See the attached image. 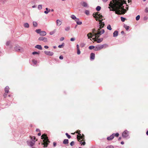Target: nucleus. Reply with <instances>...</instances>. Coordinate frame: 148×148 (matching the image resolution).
<instances>
[{
	"label": "nucleus",
	"mask_w": 148,
	"mask_h": 148,
	"mask_svg": "<svg viewBox=\"0 0 148 148\" xmlns=\"http://www.w3.org/2000/svg\"><path fill=\"white\" fill-rule=\"evenodd\" d=\"M65 134L68 138L69 139L71 138V136L69 135L68 133H66Z\"/></svg>",
	"instance_id": "obj_33"
},
{
	"label": "nucleus",
	"mask_w": 148,
	"mask_h": 148,
	"mask_svg": "<svg viewBox=\"0 0 148 148\" xmlns=\"http://www.w3.org/2000/svg\"><path fill=\"white\" fill-rule=\"evenodd\" d=\"M35 47L40 50H42V48L40 45H37L35 46Z\"/></svg>",
	"instance_id": "obj_17"
},
{
	"label": "nucleus",
	"mask_w": 148,
	"mask_h": 148,
	"mask_svg": "<svg viewBox=\"0 0 148 148\" xmlns=\"http://www.w3.org/2000/svg\"><path fill=\"white\" fill-rule=\"evenodd\" d=\"M9 88L8 86H6L5 88V93H8L9 91Z\"/></svg>",
	"instance_id": "obj_14"
},
{
	"label": "nucleus",
	"mask_w": 148,
	"mask_h": 148,
	"mask_svg": "<svg viewBox=\"0 0 148 148\" xmlns=\"http://www.w3.org/2000/svg\"><path fill=\"white\" fill-rule=\"evenodd\" d=\"M125 28L126 29V30H127L129 29L130 28V27L129 26H126V27H125Z\"/></svg>",
	"instance_id": "obj_47"
},
{
	"label": "nucleus",
	"mask_w": 148,
	"mask_h": 148,
	"mask_svg": "<svg viewBox=\"0 0 148 148\" xmlns=\"http://www.w3.org/2000/svg\"><path fill=\"white\" fill-rule=\"evenodd\" d=\"M44 53L45 54L50 56H52L53 54V52L49 51H45Z\"/></svg>",
	"instance_id": "obj_11"
},
{
	"label": "nucleus",
	"mask_w": 148,
	"mask_h": 148,
	"mask_svg": "<svg viewBox=\"0 0 148 148\" xmlns=\"http://www.w3.org/2000/svg\"><path fill=\"white\" fill-rule=\"evenodd\" d=\"M10 41H7L6 43V45L7 46H8L10 45Z\"/></svg>",
	"instance_id": "obj_45"
},
{
	"label": "nucleus",
	"mask_w": 148,
	"mask_h": 148,
	"mask_svg": "<svg viewBox=\"0 0 148 148\" xmlns=\"http://www.w3.org/2000/svg\"><path fill=\"white\" fill-rule=\"evenodd\" d=\"M36 141H30L29 143V144L31 147L33 146L34 144Z\"/></svg>",
	"instance_id": "obj_16"
},
{
	"label": "nucleus",
	"mask_w": 148,
	"mask_h": 148,
	"mask_svg": "<svg viewBox=\"0 0 148 148\" xmlns=\"http://www.w3.org/2000/svg\"><path fill=\"white\" fill-rule=\"evenodd\" d=\"M121 33L122 34H124V32L123 31H121Z\"/></svg>",
	"instance_id": "obj_62"
},
{
	"label": "nucleus",
	"mask_w": 148,
	"mask_h": 148,
	"mask_svg": "<svg viewBox=\"0 0 148 148\" xmlns=\"http://www.w3.org/2000/svg\"><path fill=\"white\" fill-rule=\"evenodd\" d=\"M41 133H38V136H40L41 135Z\"/></svg>",
	"instance_id": "obj_61"
},
{
	"label": "nucleus",
	"mask_w": 148,
	"mask_h": 148,
	"mask_svg": "<svg viewBox=\"0 0 148 148\" xmlns=\"http://www.w3.org/2000/svg\"><path fill=\"white\" fill-rule=\"evenodd\" d=\"M31 140H32V141H35V140L36 138H35V137L34 136H31Z\"/></svg>",
	"instance_id": "obj_29"
},
{
	"label": "nucleus",
	"mask_w": 148,
	"mask_h": 148,
	"mask_svg": "<svg viewBox=\"0 0 148 148\" xmlns=\"http://www.w3.org/2000/svg\"><path fill=\"white\" fill-rule=\"evenodd\" d=\"M85 14L87 15H89V11L87 10H86V11H85Z\"/></svg>",
	"instance_id": "obj_43"
},
{
	"label": "nucleus",
	"mask_w": 148,
	"mask_h": 148,
	"mask_svg": "<svg viewBox=\"0 0 148 148\" xmlns=\"http://www.w3.org/2000/svg\"><path fill=\"white\" fill-rule=\"evenodd\" d=\"M38 40H39L43 41L44 42H47V38L43 36H41L38 38Z\"/></svg>",
	"instance_id": "obj_9"
},
{
	"label": "nucleus",
	"mask_w": 148,
	"mask_h": 148,
	"mask_svg": "<svg viewBox=\"0 0 148 148\" xmlns=\"http://www.w3.org/2000/svg\"><path fill=\"white\" fill-rule=\"evenodd\" d=\"M32 54L33 55H35V54L39 55V52H34L32 53Z\"/></svg>",
	"instance_id": "obj_38"
},
{
	"label": "nucleus",
	"mask_w": 148,
	"mask_h": 148,
	"mask_svg": "<svg viewBox=\"0 0 148 148\" xmlns=\"http://www.w3.org/2000/svg\"><path fill=\"white\" fill-rule=\"evenodd\" d=\"M50 12V10H49L48 11H44V13H45V14H48L49 12Z\"/></svg>",
	"instance_id": "obj_49"
},
{
	"label": "nucleus",
	"mask_w": 148,
	"mask_h": 148,
	"mask_svg": "<svg viewBox=\"0 0 148 148\" xmlns=\"http://www.w3.org/2000/svg\"><path fill=\"white\" fill-rule=\"evenodd\" d=\"M114 134L113 133L110 136L108 137L107 138V139L108 140H112L114 137Z\"/></svg>",
	"instance_id": "obj_12"
},
{
	"label": "nucleus",
	"mask_w": 148,
	"mask_h": 148,
	"mask_svg": "<svg viewBox=\"0 0 148 148\" xmlns=\"http://www.w3.org/2000/svg\"><path fill=\"white\" fill-rule=\"evenodd\" d=\"M36 32L38 34H40V32H41V30L40 29H36Z\"/></svg>",
	"instance_id": "obj_35"
},
{
	"label": "nucleus",
	"mask_w": 148,
	"mask_h": 148,
	"mask_svg": "<svg viewBox=\"0 0 148 148\" xmlns=\"http://www.w3.org/2000/svg\"><path fill=\"white\" fill-rule=\"evenodd\" d=\"M146 134L147 135H148V130Z\"/></svg>",
	"instance_id": "obj_64"
},
{
	"label": "nucleus",
	"mask_w": 148,
	"mask_h": 148,
	"mask_svg": "<svg viewBox=\"0 0 148 148\" xmlns=\"http://www.w3.org/2000/svg\"><path fill=\"white\" fill-rule=\"evenodd\" d=\"M74 144H75V142L74 141H72L70 144V145L71 146H73L74 145Z\"/></svg>",
	"instance_id": "obj_41"
},
{
	"label": "nucleus",
	"mask_w": 148,
	"mask_h": 148,
	"mask_svg": "<svg viewBox=\"0 0 148 148\" xmlns=\"http://www.w3.org/2000/svg\"><path fill=\"white\" fill-rule=\"evenodd\" d=\"M57 25L58 26H60L61 24V22L59 20H58L56 21Z\"/></svg>",
	"instance_id": "obj_20"
},
{
	"label": "nucleus",
	"mask_w": 148,
	"mask_h": 148,
	"mask_svg": "<svg viewBox=\"0 0 148 148\" xmlns=\"http://www.w3.org/2000/svg\"><path fill=\"white\" fill-rule=\"evenodd\" d=\"M32 62L33 63V64H37V61L36 60H32Z\"/></svg>",
	"instance_id": "obj_34"
},
{
	"label": "nucleus",
	"mask_w": 148,
	"mask_h": 148,
	"mask_svg": "<svg viewBox=\"0 0 148 148\" xmlns=\"http://www.w3.org/2000/svg\"><path fill=\"white\" fill-rule=\"evenodd\" d=\"M85 45V44L84 43H82L80 44V46L82 47H84Z\"/></svg>",
	"instance_id": "obj_39"
},
{
	"label": "nucleus",
	"mask_w": 148,
	"mask_h": 148,
	"mask_svg": "<svg viewBox=\"0 0 148 148\" xmlns=\"http://www.w3.org/2000/svg\"><path fill=\"white\" fill-rule=\"evenodd\" d=\"M14 49L16 51H21L23 50V48L22 47L18 46H17L15 47Z\"/></svg>",
	"instance_id": "obj_10"
},
{
	"label": "nucleus",
	"mask_w": 148,
	"mask_h": 148,
	"mask_svg": "<svg viewBox=\"0 0 148 148\" xmlns=\"http://www.w3.org/2000/svg\"><path fill=\"white\" fill-rule=\"evenodd\" d=\"M76 47H77V49H79V45H76Z\"/></svg>",
	"instance_id": "obj_58"
},
{
	"label": "nucleus",
	"mask_w": 148,
	"mask_h": 148,
	"mask_svg": "<svg viewBox=\"0 0 148 148\" xmlns=\"http://www.w3.org/2000/svg\"><path fill=\"white\" fill-rule=\"evenodd\" d=\"M38 8L39 10H41L42 8V5H38Z\"/></svg>",
	"instance_id": "obj_30"
},
{
	"label": "nucleus",
	"mask_w": 148,
	"mask_h": 148,
	"mask_svg": "<svg viewBox=\"0 0 148 148\" xmlns=\"http://www.w3.org/2000/svg\"><path fill=\"white\" fill-rule=\"evenodd\" d=\"M46 35V32L45 31H41L40 35L41 36H45Z\"/></svg>",
	"instance_id": "obj_15"
},
{
	"label": "nucleus",
	"mask_w": 148,
	"mask_h": 148,
	"mask_svg": "<svg viewBox=\"0 0 148 148\" xmlns=\"http://www.w3.org/2000/svg\"><path fill=\"white\" fill-rule=\"evenodd\" d=\"M140 18V16L139 15H138L136 17V20L138 21V20Z\"/></svg>",
	"instance_id": "obj_36"
},
{
	"label": "nucleus",
	"mask_w": 148,
	"mask_h": 148,
	"mask_svg": "<svg viewBox=\"0 0 148 148\" xmlns=\"http://www.w3.org/2000/svg\"><path fill=\"white\" fill-rule=\"evenodd\" d=\"M93 15V17L95 18L96 21H98L99 20H101L100 19H101L102 17H103V16L101 14H100L98 12L94 13Z\"/></svg>",
	"instance_id": "obj_5"
},
{
	"label": "nucleus",
	"mask_w": 148,
	"mask_h": 148,
	"mask_svg": "<svg viewBox=\"0 0 148 148\" xmlns=\"http://www.w3.org/2000/svg\"><path fill=\"white\" fill-rule=\"evenodd\" d=\"M107 29L110 30H112V28L110 25H108L107 27Z\"/></svg>",
	"instance_id": "obj_28"
},
{
	"label": "nucleus",
	"mask_w": 148,
	"mask_h": 148,
	"mask_svg": "<svg viewBox=\"0 0 148 148\" xmlns=\"http://www.w3.org/2000/svg\"><path fill=\"white\" fill-rule=\"evenodd\" d=\"M71 18L73 20H75L77 18L74 15H72L71 16Z\"/></svg>",
	"instance_id": "obj_25"
},
{
	"label": "nucleus",
	"mask_w": 148,
	"mask_h": 148,
	"mask_svg": "<svg viewBox=\"0 0 148 148\" xmlns=\"http://www.w3.org/2000/svg\"><path fill=\"white\" fill-rule=\"evenodd\" d=\"M121 144H122V145H123V144H124V142H123V141H122V142H121Z\"/></svg>",
	"instance_id": "obj_60"
},
{
	"label": "nucleus",
	"mask_w": 148,
	"mask_h": 148,
	"mask_svg": "<svg viewBox=\"0 0 148 148\" xmlns=\"http://www.w3.org/2000/svg\"><path fill=\"white\" fill-rule=\"evenodd\" d=\"M129 132L127 130H125L122 134V136L124 138H127L129 136Z\"/></svg>",
	"instance_id": "obj_7"
},
{
	"label": "nucleus",
	"mask_w": 148,
	"mask_h": 148,
	"mask_svg": "<svg viewBox=\"0 0 148 148\" xmlns=\"http://www.w3.org/2000/svg\"><path fill=\"white\" fill-rule=\"evenodd\" d=\"M104 32L105 31L104 29H101V31L98 32L96 33H95L94 34L95 38H93V40L97 42V43L101 42L103 41V38H99L101 35L103 34Z\"/></svg>",
	"instance_id": "obj_2"
},
{
	"label": "nucleus",
	"mask_w": 148,
	"mask_h": 148,
	"mask_svg": "<svg viewBox=\"0 0 148 148\" xmlns=\"http://www.w3.org/2000/svg\"><path fill=\"white\" fill-rule=\"evenodd\" d=\"M90 58L91 59H94L95 58V54L92 53H91L90 55Z\"/></svg>",
	"instance_id": "obj_13"
},
{
	"label": "nucleus",
	"mask_w": 148,
	"mask_h": 148,
	"mask_svg": "<svg viewBox=\"0 0 148 148\" xmlns=\"http://www.w3.org/2000/svg\"><path fill=\"white\" fill-rule=\"evenodd\" d=\"M82 140H80V144H81V145H85V144H86V143L85 142V141H84H84H83V142H82Z\"/></svg>",
	"instance_id": "obj_21"
},
{
	"label": "nucleus",
	"mask_w": 148,
	"mask_h": 148,
	"mask_svg": "<svg viewBox=\"0 0 148 148\" xmlns=\"http://www.w3.org/2000/svg\"><path fill=\"white\" fill-rule=\"evenodd\" d=\"M24 26L25 27L28 28L29 27V25L28 23H26L24 24Z\"/></svg>",
	"instance_id": "obj_23"
},
{
	"label": "nucleus",
	"mask_w": 148,
	"mask_h": 148,
	"mask_svg": "<svg viewBox=\"0 0 148 148\" xmlns=\"http://www.w3.org/2000/svg\"><path fill=\"white\" fill-rule=\"evenodd\" d=\"M125 3V1L122 0H113L110 1L109 4L108 8L110 11H115V13L117 14H124L128 10V7H126L127 10L124 8L123 4Z\"/></svg>",
	"instance_id": "obj_1"
},
{
	"label": "nucleus",
	"mask_w": 148,
	"mask_h": 148,
	"mask_svg": "<svg viewBox=\"0 0 148 148\" xmlns=\"http://www.w3.org/2000/svg\"><path fill=\"white\" fill-rule=\"evenodd\" d=\"M82 23L81 22L79 21V20H78V21L77 22V25H80L82 24Z\"/></svg>",
	"instance_id": "obj_37"
},
{
	"label": "nucleus",
	"mask_w": 148,
	"mask_h": 148,
	"mask_svg": "<svg viewBox=\"0 0 148 148\" xmlns=\"http://www.w3.org/2000/svg\"><path fill=\"white\" fill-rule=\"evenodd\" d=\"M96 31V30L95 29H94L92 30V32L93 33H94Z\"/></svg>",
	"instance_id": "obj_59"
},
{
	"label": "nucleus",
	"mask_w": 148,
	"mask_h": 148,
	"mask_svg": "<svg viewBox=\"0 0 148 148\" xmlns=\"http://www.w3.org/2000/svg\"><path fill=\"white\" fill-rule=\"evenodd\" d=\"M145 11L146 12H148V7L146 8L145 10Z\"/></svg>",
	"instance_id": "obj_50"
},
{
	"label": "nucleus",
	"mask_w": 148,
	"mask_h": 148,
	"mask_svg": "<svg viewBox=\"0 0 148 148\" xmlns=\"http://www.w3.org/2000/svg\"><path fill=\"white\" fill-rule=\"evenodd\" d=\"M64 45V43H62V45H60L58 46V47L60 48H61Z\"/></svg>",
	"instance_id": "obj_42"
},
{
	"label": "nucleus",
	"mask_w": 148,
	"mask_h": 148,
	"mask_svg": "<svg viewBox=\"0 0 148 148\" xmlns=\"http://www.w3.org/2000/svg\"><path fill=\"white\" fill-rule=\"evenodd\" d=\"M64 38L63 37H62L61 38H60V40L61 41H62L64 40Z\"/></svg>",
	"instance_id": "obj_52"
},
{
	"label": "nucleus",
	"mask_w": 148,
	"mask_h": 148,
	"mask_svg": "<svg viewBox=\"0 0 148 148\" xmlns=\"http://www.w3.org/2000/svg\"><path fill=\"white\" fill-rule=\"evenodd\" d=\"M101 9V7L99 6H97L96 8V9L97 11H99Z\"/></svg>",
	"instance_id": "obj_31"
},
{
	"label": "nucleus",
	"mask_w": 148,
	"mask_h": 148,
	"mask_svg": "<svg viewBox=\"0 0 148 148\" xmlns=\"http://www.w3.org/2000/svg\"><path fill=\"white\" fill-rule=\"evenodd\" d=\"M41 138L42 139H44L43 140V143H42V145H44V147H47L49 144V143H50V141H49L48 137L46 136L45 134H44L42 135Z\"/></svg>",
	"instance_id": "obj_3"
},
{
	"label": "nucleus",
	"mask_w": 148,
	"mask_h": 148,
	"mask_svg": "<svg viewBox=\"0 0 148 148\" xmlns=\"http://www.w3.org/2000/svg\"><path fill=\"white\" fill-rule=\"evenodd\" d=\"M87 35L88 37V38H90L92 37V36H91L92 35V33H89Z\"/></svg>",
	"instance_id": "obj_24"
},
{
	"label": "nucleus",
	"mask_w": 148,
	"mask_h": 148,
	"mask_svg": "<svg viewBox=\"0 0 148 148\" xmlns=\"http://www.w3.org/2000/svg\"><path fill=\"white\" fill-rule=\"evenodd\" d=\"M6 93H4L3 95V97L4 98H6L7 97V94Z\"/></svg>",
	"instance_id": "obj_51"
},
{
	"label": "nucleus",
	"mask_w": 148,
	"mask_h": 148,
	"mask_svg": "<svg viewBox=\"0 0 148 148\" xmlns=\"http://www.w3.org/2000/svg\"><path fill=\"white\" fill-rule=\"evenodd\" d=\"M118 32L117 31H115L113 33V36L116 37L118 35Z\"/></svg>",
	"instance_id": "obj_18"
},
{
	"label": "nucleus",
	"mask_w": 148,
	"mask_h": 148,
	"mask_svg": "<svg viewBox=\"0 0 148 148\" xmlns=\"http://www.w3.org/2000/svg\"><path fill=\"white\" fill-rule=\"evenodd\" d=\"M95 47L93 46H91L89 47V49H94H94H95Z\"/></svg>",
	"instance_id": "obj_27"
},
{
	"label": "nucleus",
	"mask_w": 148,
	"mask_h": 148,
	"mask_svg": "<svg viewBox=\"0 0 148 148\" xmlns=\"http://www.w3.org/2000/svg\"><path fill=\"white\" fill-rule=\"evenodd\" d=\"M53 146L54 147H55L56 146V143H55V142H53Z\"/></svg>",
	"instance_id": "obj_55"
},
{
	"label": "nucleus",
	"mask_w": 148,
	"mask_h": 148,
	"mask_svg": "<svg viewBox=\"0 0 148 148\" xmlns=\"http://www.w3.org/2000/svg\"><path fill=\"white\" fill-rule=\"evenodd\" d=\"M44 48L45 49H47L49 48V47L47 46H44Z\"/></svg>",
	"instance_id": "obj_57"
},
{
	"label": "nucleus",
	"mask_w": 148,
	"mask_h": 148,
	"mask_svg": "<svg viewBox=\"0 0 148 148\" xmlns=\"http://www.w3.org/2000/svg\"><path fill=\"white\" fill-rule=\"evenodd\" d=\"M78 135L77 136V138L78 139V140L79 142H80L81 139H82V141L85 140L84 136V135H81V134L79 133H78Z\"/></svg>",
	"instance_id": "obj_8"
},
{
	"label": "nucleus",
	"mask_w": 148,
	"mask_h": 148,
	"mask_svg": "<svg viewBox=\"0 0 148 148\" xmlns=\"http://www.w3.org/2000/svg\"><path fill=\"white\" fill-rule=\"evenodd\" d=\"M77 54L78 55H79L80 54V51L79 49H77Z\"/></svg>",
	"instance_id": "obj_40"
},
{
	"label": "nucleus",
	"mask_w": 148,
	"mask_h": 148,
	"mask_svg": "<svg viewBox=\"0 0 148 148\" xmlns=\"http://www.w3.org/2000/svg\"><path fill=\"white\" fill-rule=\"evenodd\" d=\"M33 25L34 27H37L38 25L37 23L36 22H33Z\"/></svg>",
	"instance_id": "obj_26"
},
{
	"label": "nucleus",
	"mask_w": 148,
	"mask_h": 148,
	"mask_svg": "<svg viewBox=\"0 0 148 148\" xmlns=\"http://www.w3.org/2000/svg\"><path fill=\"white\" fill-rule=\"evenodd\" d=\"M106 148H114V147L110 145L107 146Z\"/></svg>",
	"instance_id": "obj_46"
},
{
	"label": "nucleus",
	"mask_w": 148,
	"mask_h": 148,
	"mask_svg": "<svg viewBox=\"0 0 148 148\" xmlns=\"http://www.w3.org/2000/svg\"><path fill=\"white\" fill-rule=\"evenodd\" d=\"M70 40L71 41H74L75 40V39L74 38H71Z\"/></svg>",
	"instance_id": "obj_54"
},
{
	"label": "nucleus",
	"mask_w": 148,
	"mask_h": 148,
	"mask_svg": "<svg viewBox=\"0 0 148 148\" xmlns=\"http://www.w3.org/2000/svg\"><path fill=\"white\" fill-rule=\"evenodd\" d=\"M59 58H60V59L61 60L63 58V56H60L59 57Z\"/></svg>",
	"instance_id": "obj_53"
},
{
	"label": "nucleus",
	"mask_w": 148,
	"mask_h": 148,
	"mask_svg": "<svg viewBox=\"0 0 148 148\" xmlns=\"http://www.w3.org/2000/svg\"><path fill=\"white\" fill-rule=\"evenodd\" d=\"M63 143L64 144H67L69 143V140L68 139H64L63 141Z\"/></svg>",
	"instance_id": "obj_22"
},
{
	"label": "nucleus",
	"mask_w": 148,
	"mask_h": 148,
	"mask_svg": "<svg viewBox=\"0 0 148 148\" xmlns=\"http://www.w3.org/2000/svg\"><path fill=\"white\" fill-rule=\"evenodd\" d=\"M119 134L118 133H116V134H114V136H116V137H118V136H119Z\"/></svg>",
	"instance_id": "obj_48"
},
{
	"label": "nucleus",
	"mask_w": 148,
	"mask_h": 148,
	"mask_svg": "<svg viewBox=\"0 0 148 148\" xmlns=\"http://www.w3.org/2000/svg\"><path fill=\"white\" fill-rule=\"evenodd\" d=\"M121 20L123 22L125 21V18L124 17H121Z\"/></svg>",
	"instance_id": "obj_32"
},
{
	"label": "nucleus",
	"mask_w": 148,
	"mask_h": 148,
	"mask_svg": "<svg viewBox=\"0 0 148 148\" xmlns=\"http://www.w3.org/2000/svg\"><path fill=\"white\" fill-rule=\"evenodd\" d=\"M103 20V19L101 20H99L98 21H99V28L98 29L97 31V32L99 31H101V29L105 25V24L104 22H102V21Z\"/></svg>",
	"instance_id": "obj_6"
},
{
	"label": "nucleus",
	"mask_w": 148,
	"mask_h": 148,
	"mask_svg": "<svg viewBox=\"0 0 148 148\" xmlns=\"http://www.w3.org/2000/svg\"><path fill=\"white\" fill-rule=\"evenodd\" d=\"M70 29V27H66L65 29V30L66 31H69Z\"/></svg>",
	"instance_id": "obj_44"
},
{
	"label": "nucleus",
	"mask_w": 148,
	"mask_h": 148,
	"mask_svg": "<svg viewBox=\"0 0 148 148\" xmlns=\"http://www.w3.org/2000/svg\"><path fill=\"white\" fill-rule=\"evenodd\" d=\"M79 19L77 18H76L75 20L76 21V22L77 23Z\"/></svg>",
	"instance_id": "obj_56"
},
{
	"label": "nucleus",
	"mask_w": 148,
	"mask_h": 148,
	"mask_svg": "<svg viewBox=\"0 0 148 148\" xmlns=\"http://www.w3.org/2000/svg\"><path fill=\"white\" fill-rule=\"evenodd\" d=\"M108 47V45L105 44L103 45H99L95 46L94 51H98L101 50L103 48H106Z\"/></svg>",
	"instance_id": "obj_4"
},
{
	"label": "nucleus",
	"mask_w": 148,
	"mask_h": 148,
	"mask_svg": "<svg viewBox=\"0 0 148 148\" xmlns=\"http://www.w3.org/2000/svg\"><path fill=\"white\" fill-rule=\"evenodd\" d=\"M81 5L84 7H87V4L85 2H83L81 3Z\"/></svg>",
	"instance_id": "obj_19"
},
{
	"label": "nucleus",
	"mask_w": 148,
	"mask_h": 148,
	"mask_svg": "<svg viewBox=\"0 0 148 148\" xmlns=\"http://www.w3.org/2000/svg\"><path fill=\"white\" fill-rule=\"evenodd\" d=\"M104 2H106L108 0H102Z\"/></svg>",
	"instance_id": "obj_63"
}]
</instances>
